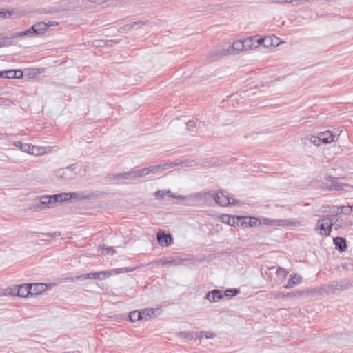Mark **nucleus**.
I'll return each instance as SVG.
<instances>
[{
    "mask_svg": "<svg viewBox=\"0 0 353 353\" xmlns=\"http://www.w3.org/2000/svg\"><path fill=\"white\" fill-rule=\"evenodd\" d=\"M65 201H70L73 199L77 200H93L100 198H105L107 196V193L101 191H94L92 192H63Z\"/></svg>",
    "mask_w": 353,
    "mask_h": 353,
    "instance_id": "obj_1",
    "label": "nucleus"
},
{
    "mask_svg": "<svg viewBox=\"0 0 353 353\" xmlns=\"http://www.w3.org/2000/svg\"><path fill=\"white\" fill-rule=\"evenodd\" d=\"M7 294L17 295L20 297L26 298L29 296H32L31 294V284L24 283L12 288H7L1 290V296H6Z\"/></svg>",
    "mask_w": 353,
    "mask_h": 353,
    "instance_id": "obj_2",
    "label": "nucleus"
},
{
    "mask_svg": "<svg viewBox=\"0 0 353 353\" xmlns=\"http://www.w3.org/2000/svg\"><path fill=\"white\" fill-rule=\"evenodd\" d=\"M213 198L221 206L240 205L242 204V202L239 200L230 197L226 190H219L217 193L213 194Z\"/></svg>",
    "mask_w": 353,
    "mask_h": 353,
    "instance_id": "obj_3",
    "label": "nucleus"
},
{
    "mask_svg": "<svg viewBox=\"0 0 353 353\" xmlns=\"http://www.w3.org/2000/svg\"><path fill=\"white\" fill-rule=\"evenodd\" d=\"M350 187V185L347 183H341L339 178L331 176L324 177L322 182V188L330 191L345 190V188Z\"/></svg>",
    "mask_w": 353,
    "mask_h": 353,
    "instance_id": "obj_4",
    "label": "nucleus"
},
{
    "mask_svg": "<svg viewBox=\"0 0 353 353\" xmlns=\"http://www.w3.org/2000/svg\"><path fill=\"white\" fill-rule=\"evenodd\" d=\"M333 227L334 228V225L330 221V218L327 215H321L316 223L315 230H319V233L322 236H328L330 235Z\"/></svg>",
    "mask_w": 353,
    "mask_h": 353,
    "instance_id": "obj_5",
    "label": "nucleus"
},
{
    "mask_svg": "<svg viewBox=\"0 0 353 353\" xmlns=\"http://www.w3.org/2000/svg\"><path fill=\"white\" fill-rule=\"evenodd\" d=\"M242 50H245L243 40H236L232 43V46L228 48L227 50H225V49L218 50L217 52H215L214 54L211 55V57L216 61L220 57L226 55L227 54H232L234 51L240 52Z\"/></svg>",
    "mask_w": 353,
    "mask_h": 353,
    "instance_id": "obj_6",
    "label": "nucleus"
},
{
    "mask_svg": "<svg viewBox=\"0 0 353 353\" xmlns=\"http://www.w3.org/2000/svg\"><path fill=\"white\" fill-rule=\"evenodd\" d=\"M111 273L108 271H101L99 272H91L85 274H81L70 279L71 281H81L85 279H99L103 280L107 276H110Z\"/></svg>",
    "mask_w": 353,
    "mask_h": 353,
    "instance_id": "obj_7",
    "label": "nucleus"
},
{
    "mask_svg": "<svg viewBox=\"0 0 353 353\" xmlns=\"http://www.w3.org/2000/svg\"><path fill=\"white\" fill-rule=\"evenodd\" d=\"M110 180H133L136 178H139L138 169H131L128 172L123 173L112 174L109 176Z\"/></svg>",
    "mask_w": 353,
    "mask_h": 353,
    "instance_id": "obj_8",
    "label": "nucleus"
},
{
    "mask_svg": "<svg viewBox=\"0 0 353 353\" xmlns=\"http://www.w3.org/2000/svg\"><path fill=\"white\" fill-rule=\"evenodd\" d=\"M263 225L270 226H294L296 222L290 219H273L270 218H263L261 221Z\"/></svg>",
    "mask_w": 353,
    "mask_h": 353,
    "instance_id": "obj_9",
    "label": "nucleus"
},
{
    "mask_svg": "<svg viewBox=\"0 0 353 353\" xmlns=\"http://www.w3.org/2000/svg\"><path fill=\"white\" fill-rule=\"evenodd\" d=\"M72 165H70L65 168L58 170V177L65 181H70L75 179L77 176V173L72 169Z\"/></svg>",
    "mask_w": 353,
    "mask_h": 353,
    "instance_id": "obj_10",
    "label": "nucleus"
},
{
    "mask_svg": "<svg viewBox=\"0 0 353 353\" xmlns=\"http://www.w3.org/2000/svg\"><path fill=\"white\" fill-rule=\"evenodd\" d=\"M52 207H53V205L50 196L44 195L39 198L38 203H35V204L33 205V209L35 211H39Z\"/></svg>",
    "mask_w": 353,
    "mask_h": 353,
    "instance_id": "obj_11",
    "label": "nucleus"
},
{
    "mask_svg": "<svg viewBox=\"0 0 353 353\" xmlns=\"http://www.w3.org/2000/svg\"><path fill=\"white\" fill-rule=\"evenodd\" d=\"M157 239L161 246L168 247L172 243L173 239L170 233H166L164 230H159L157 233Z\"/></svg>",
    "mask_w": 353,
    "mask_h": 353,
    "instance_id": "obj_12",
    "label": "nucleus"
},
{
    "mask_svg": "<svg viewBox=\"0 0 353 353\" xmlns=\"http://www.w3.org/2000/svg\"><path fill=\"white\" fill-rule=\"evenodd\" d=\"M330 214L327 215L330 218V221L335 226L336 224L339 223L341 219L344 215L340 212L338 205H332L330 209Z\"/></svg>",
    "mask_w": 353,
    "mask_h": 353,
    "instance_id": "obj_13",
    "label": "nucleus"
},
{
    "mask_svg": "<svg viewBox=\"0 0 353 353\" xmlns=\"http://www.w3.org/2000/svg\"><path fill=\"white\" fill-rule=\"evenodd\" d=\"M224 295L223 292L219 289L212 290L210 292H208L205 295V299L208 300L210 303H215L218 300L223 299Z\"/></svg>",
    "mask_w": 353,
    "mask_h": 353,
    "instance_id": "obj_14",
    "label": "nucleus"
},
{
    "mask_svg": "<svg viewBox=\"0 0 353 353\" xmlns=\"http://www.w3.org/2000/svg\"><path fill=\"white\" fill-rule=\"evenodd\" d=\"M31 30L35 36H41L48 32V26H46V22L40 21L33 24L31 26Z\"/></svg>",
    "mask_w": 353,
    "mask_h": 353,
    "instance_id": "obj_15",
    "label": "nucleus"
},
{
    "mask_svg": "<svg viewBox=\"0 0 353 353\" xmlns=\"http://www.w3.org/2000/svg\"><path fill=\"white\" fill-rule=\"evenodd\" d=\"M353 225V221L350 216H344L342 219L335 225V230L350 228Z\"/></svg>",
    "mask_w": 353,
    "mask_h": 353,
    "instance_id": "obj_16",
    "label": "nucleus"
},
{
    "mask_svg": "<svg viewBox=\"0 0 353 353\" xmlns=\"http://www.w3.org/2000/svg\"><path fill=\"white\" fill-rule=\"evenodd\" d=\"M335 248L341 252L347 250V241L344 237L336 236L333 239Z\"/></svg>",
    "mask_w": 353,
    "mask_h": 353,
    "instance_id": "obj_17",
    "label": "nucleus"
},
{
    "mask_svg": "<svg viewBox=\"0 0 353 353\" xmlns=\"http://www.w3.org/2000/svg\"><path fill=\"white\" fill-rule=\"evenodd\" d=\"M159 170H161V164L150 165L148 168H143L142 169H138L139 177H142L148 174L149 173H156Z\"/></svg>",
    "mask_w": 353,
    "mask_h": 353,
    "instance_id": "obj_18",
    "label": "nucleus"
},
{
    "mask_svg": "<svg viewBox=\"0 0 353 353\" xmlns=\"http://www.w3.org/2000/svg\"><path fill=\"white\" fill-rule=\"evenodd\" d=\"M157 310H159V308L154 309V308H145L143 310H141L140 312L141 313L142 316V320L147 321L150 320L152 318H154L156 316V312Z\"/></svg>",
    "mask_w": 353,
    "mask_h": 353,
    "instance_id": "obj_19",
    "label": "nucleus"
},
{
    "mask_svg": "<svg viewBox=\"0 0 353 353\" xmlns=\"http://www.w3.org/2000/svg\"><path fill=\"white\" fill-rule=\"evenodd\" d=\"M14 145L18 148L21 151L29 154H34V146L29 143H23L21 141L14 142Z\"/></svg>",
    "mask_w": 353,
    "mask_h": 353,
    "instance_id": "obj_20",
    "label": "nucleus"
},
{
    "mask_svg": "<svg viewBox=\"0 0 353 353\" xmlns=\"http://www.w3.org/2000/svg\"><path fill=\"white\" fill-rule=\"evenodd\" d=\"M236 216L237 215L222 214L219 219L223 223L228 224L230 226L236 227L237 226V223H235Z\"/></svg>",
    "mask_w": 353,
    "mask_h": 353,
    "instance_id": "obj_21",
    "label": "nucleus"
},
{
    "mask_svg": "<svg viewBox=\"0 0 353 353\" xmlns=\"http://www.w3.org/2000/svg\"><path fill=\"white\" fill-rule=\"evenodd\" d=\"M30 284L32 296L41 294L46 289V285L45 283H34Z\"/></svg>",
    "mask_w": 353,
    "mask_h": 353,
    "instance_id": "obj_22",
    "label": "nucleus"
},
{
    "mask_svg": "<svg viewBox=\"0 0 353 353\" xmlns=\"http://www.w3.org/2000/svg\"><path fill=\"white\" fill-rule=\"evenodd\" d=\"M319 135L322 143L327 144L334 141L335 135L329 130L320 132Z\"/></svg>",
    "mask_w": 353,
    "mask_h": 353,
    "instance_id": "obj_23",
    "label": "nucleus"
},
{
    "mask_svg": "<svg viewBox=\"0 0 353 353\" xmlns=\"http://www.w3.org/2000/svg\"><path fill=\"white\" fill-rule=\"evenodd\" d=\"M302 280V278L301 276H299L298 274H295L292 276L287 282L285 285H284L285 288H290L294 287V285H297L298 283H301Z\"/></svg>",
    "mask_w": 353,
    "mask_h": 353,
    "instance_id": "obj_24",
    "label": "nucleus"
},
{
    "mask_svg": "<svg viewBox=\"0 0 353 353\" xmlns=\"http://www.w3.org/2000/svg\"><path fill=\"white\" fill-rule=\"evenodd\" d=\"M303 294V292H301V291H296V292H279V293L276 294L275 297L276 299H281V298H283V297L292 298V297L301 296Z\"/></svg>",
    "mask_w": 353,
    "mask_h": 353,
    "instance_id": "obj_25",
    "label": "nucleus"
},
{
    "mask_svg": "<svg viewBox=\"0 0 353 353\" xmlns=\"http://www.w3.org/2000/svg\"><path fill=\"white\" fill-rule=\"evenodd\" d=\"M128 320L131 322H137L142 320V316L140 310H134L129 312Z\"/></svg>",
    "mask_w": 353,
    "mask_h": 353,
    "instance_id": "obj_26",
    "label": "nucleus"
},
{
    "mask_svg": "<svg viewBox=\"0 0 353 353\" xmlns=\"http://www.w3.org/2000/svg\"><path fill=\"white\" fill-rule=\"evenodd\" d=\"M34 36H35L34 33L31 30V27L24 31L15 32L12 34V38L24 37H32Z\"/></svg>",
    "mask_w": 353,
    "mask_h": 353,
    "instance_id": "obj_27",
    "label": "nucleus"
},
{
    "mask_svg": "<svg viewBox=\"0 0 353 353\" xmlns=\"http://www.w3.org/2000/svg\"><path fill=\"white\" fill-rule=\"evenodd\" d=\"M307 141H309L310 143H313L316 146H319L322 143L319 134L318 136H310V137H305V144H307Z\"/></svg>",
    "mask_w": 353,
    "mask_h": 353,
    "instance_id": "obj_28",
    "label": "nucleus"
},
{
    "mask_svg": "<svg viewBox=\"0 0 353 353\" xmlns=\"http://www.w3.org/2000/svg\"><path fill=\"white\" fill-rule=\"evenodd\" d=\"M262 225L261 221L255 216H248L247 226L256 227Z\"/></svg>",
    "mask_w": 353,
    "mask_h": 353,
    "instance_id": "obj_29",
    "label": "nucleus"
},
{
    "mask_svg": "<svg viewBox=\"0 0 353 353\" xmlns=\"http://www.w3.org/2000/svg\"><path fill=\"white\" fill-rule=\"evenodd\" d=\"M52 205L57 203H61L65 201L64 193L56 194L50 196Z\"/></svg>",
    "mask_w": 353,
    "mask_h": 353,
    "instance_id": "obj_30",
    "label": "nucleus"
},
{
    "mask_svg": "<svg viewBox=\"0 0 353 353\" xmlns=\"http://www.w3.org/2000/svg\"><path fill=\"white\" fill-rule=\"evenodd\" d=\"M15 14H18V13L17 12V10L14 9L7 10L1 9V19L11 18Z\"/></svg>",
    "mask_w": 353,
    "mask_h": 353,
    "instance_id": "obj_31",
    "label": "nucleus"
},
{
    "mask_svg": "<svg viewBox=\"0 0 353 353\" xmlns=\"http://www.w3.org/2000/svg\"><path fill=\"white\" fill-rule=\"evenodd\" d=\"M239 292L240 291L237 288H228L224 292L223 295L227 297H233L238 295Z\"/></svg>",
    "mask_w": 353,
    "mask_h": 353,
    "instance_id": "obj_32",
    "label": "nucleus"
},
{
    "mask_svg": "<svg viewBox=\"0 0 353 353\" xmlns=\"http://www.w3.org/2000/svg\"><path fill=\"white\" fill-rule=\"evenodd\" d=\"M14 38L12 37V34L10 37H2L1 36V48L5 46H10L13 45L12 40Z\"/></svg>",
    "mask_w": 353,
    "mask_h": 353,
    "instance_id": "obj_33",
    "label": "nucleus"
},
{
    "mask_svg": "<svg viewBox=\"0 0 353 353\" xmlns=\"http://www.w3.org/2000/svg\"><path fill=\"white\" fill-rule=\"evenodd\" d=\"M236 219V220L235 223H237V226L238 225H241V226H246L247 227V223H248V216H239V215H237Z\"/></svg>",
    "mask_w": 353,
    "mask_h": 353,
    "instance_id": "obj_34",
    "label": "nucleus"
},
{
    "mask_svg": "<svg viewBox=\"0 0 353 353\" xmlns=\"http://www.w3.org/2000/svg\"><path fill=\"white\" fill-rule=\"evenodd\" d=\"M340 212L342 213L344 216H350V213L352 211V207L349 205H341L339 206Z\"/></svg>",
    "mask_w": 353,
    "mask_h": 353,
    "instance_id": "obj_35",
    "label": "nucleus"
},
{
    "mask_svg": "<svg viewBox=\"0 0 353 353\" xmlns=\"http://www.w3.org/2000/svg\"><path fill=\"white\" fill-rule=\"evenodd\" d=\"M1 79H14V70L1 71Z\"/></svg>",
    "mask_w": 353,
    "mask_h": 353,
    "instance_id": "obj_36",
    "label": "nucleus"
},
{
    "mask_svg": "<svg viewBox=\"0 0 353 353\" xmlns=\"http://www.w3.org/2000/svg\"><path fill=\"white\" fill-rule=\"evenodd\" d=\"M244 44L245 50H252V39L251 37H249L243 40Z\"/></svg>",
    "mask_w": 353,
    "mask_h": 353,
    "instance_id": "obj_37",
    "label": "nucleus"
},
{
    "mask_svg": "<svg viewBox=\"0 0 353 353\" xmlns=\"http://www.w3.org/2000/svg\"><path fill=\"white\" fill-rule=\"evenodd\" d=\"M136 270V268H131V267H125L121 268H117L114 270H112V271L115 272L116 274H120L123 272H131Z\"/></svg>",
    "mask_w": 353,
    "mask_h": 353,
    "instance_id": "obj_38",
    "label": "nucleus"
},
{
    "mask_svg": "<svg viewBox=\"0 0 353 353\" xmlns=\"http://www.w3.org/2000/svg\"><path fill=\"white\" fill-rule=\"evenodd\" d=\"M197 123H198L197 120L188 121V122L185 123L186 129L189 131H193L194 128H196Z\"/></svg>",
    "mask_w": 353,
    "mask_h": 353,
    "instance_id": "obj_39",
    "label": "nucleus"
},
{
    "mask_svg": "<svg viewBox=\"0 0 353 353\" xmlns=\"http://www.w3.org/2000/svg\"><path fill=\"white\" fill-rule=\"evenodd\" d=\"M148 23V21H135L132 24H127L125 26H124L123 28L125 30H130L132 28H133L134 26H137V25H145Z\"/></svg>",
    "mask_w": 353,
    "mask_h": 353,
    "instance_id": "obj_40",
    "label": "nucleus"
},
{
    "mask_svg": "<svg viewBox=\"0 0 353 353\" xmlns=\"http://www.w3.org/2000/svg\"><path fill=\"white\" fill-rule=\"evenodd\" d=\"M114 41H107L106 43L104 41H94V46L97 47H103L104 46H111Z\"/></svg>",
    "mask_w": 353,
    "mask_h": 353,
    "instance_id": "obj_41",
    "label": "nucleus"
},
{
    "mask_svg": "<svg viewBox=\"0 0 353 353\" xmlns=\"http://www.w3.org/2000/svg\"><path fill=\"white\" fill-rule=\"evenodd\" d=\"M181 163H176L174 161L167 162L164 164H161V170H167L170 168H173L176 165H179Z\"/></svg>",
    "mask_w": 353,
    "mask_h": 353,
    "instance_id": "obj_42",
    "label": "nucleus"
},
{
    "mask_svg": "<svg viewBox=\"0 0 353 353\" xmlns=\"http://www.w3.org/2000/svg\"><path fill=\"white\" fill-rule=\"evenodd\" d=\"M337 282H332V283H329L327 286H326V288H325V291L326 292H334L336 290H337Z\"/></svg>",
    "mask_w": 353,
    "mask_h": 353,
    "instance_id": "obj_43",
    "label": "nucleus"
},
{
    "mask_svg": "<svg viewBox=\"0 0 353 353\" xmlns=\"http://www.w3.org/2000/svg\"><path fill=\"white\" fill-rule=\"evenodd\" d=\"M269 46H275V45L273 44L272 39L270 37H265L263 46L264 47H268Z\"/></svg>",
    "mask_w": 353,
    "mask_h": 353,
    "instance_id": "obj_44",
    "label": "nucleus"
},
{
    "mask_svg": "<svg viewBox=\"0 0 353 353\" xmlns=\"http://www.w3.org/2000/svg\"><path fill=\"white\" fill-rule=\"evenodd\" d=\"M14 79H21L23 76V72L21 70H14Z\"/></svg>",
    "mask_w": 353,
    "mask_h": 353,
    "instance_id": "obj_45",
    "label": "nucleus"
},
{
    "mask_svg": "<svg viewBox=\"0 0 353 353\" xmlns=\"http://www.w3.org/2000/svg\"><path fill=\"white\" fill-rule=\"evenodd\" d=\"M165 195H166V193L163 190H159L155 192V196L158 199H163Z\"/></svg>",
    "mask_w": 353,
    "mask_h": 353,
    "instance_id": "obj_46",
    "label": "nucleus"
},
{
    "mask_svg": "<svg viewBox=\"0 0 353 353\" xmlns=\"http://www.w3.org/2000/svg\"><path fill=\"white\" fill-rule=\"evenodd\" d=\"M349 283H337V290H343L349 287Z\"/></svg>",
    "mask_w": 353,
    "mask_h": 353,
    "instance_id": "obj_47",
    "label": "nucleus"
},
{
    "mask_svg": "<svg viewBox=\"0 0 353 353\" xmlns=\"http://www.w3.org/2000/svg\"><path fill=\"white\" fill-rule=\"evenodd\" d=\"M349 283H337V290H343L349 287Z\"/></svg>",
    "mask_w": 353,
    "mask_h": 353,
    "instance_id": "obj_48",
    "label": "nucleus"
},
{
    "mask_svg": "<svg viewBox=\"0 0 353 353\" xmlns=\"http://www.w3.org/2000/svg\"><path fill=\"white\" fill-rule=\"evenodd\" d=\"M159 263H160L161 265L174 264V259H172V260L161 259L159 261Z\"/></svg>",
    "mask_w": 353,
    "mask_h": 353,
    "instance_id": "obj_49",
    "label": "nucleus"
},
{
    "mask_svg": "<svg viewBox=\"0 0 353 353\" xmlns=\"http://www.w3.org/2000/svg\"><path fill=\"white\" fill-rule=\"evenodd\" d=\"M44 235L48 237L55 238L57 236H60V233L57 232H54L46 233V234H44Z\"/></svg>",
    "mask_w": 353,
    "mask_h": 353,
    "instance_id": "obj_50",
    "label": "nucleus"
},
{
    "mask_svg": "<svg viewBox=\"0 0 353 353\" xmlns=\"http://www.w3.org/2000/svg\"><path fill=\"white\" fill-rule=\"evenodd\" d=\"M264 40H265V37H260V38H256V46L257 47L259 48L260 46L264 44Z\"/></svg>",
    "mask_w": 353,
    "mask_h": 353,
    "instance_id": "obj_51",
    "label": "nucleus"
},
{
    "mask_svg": "<svg viewBox=\"0 0 353 353\" xmlns=\"http://www.w3.org/2000/svg\"><path fill=\"white\" fill-rule=\"evenodd\" d=\"M46 26H48V30L50 27L58 26L59 23L56 21H50L48 23H46Z\"/></svg>",
    "mask_w": 353,
    "mask_h": 353,
    "instance_id": "obj_52",
    "label": "nucleus"
},
{
    "mask_svg": "<svg viewBox=\"0 0 353 353\" xmlns=\"http://www.w3.org/2000/svg\"><path fill=\"white\" fill-rule=\"evenodd\" d=\"M105 250L108 254L113 255L115 252V250L112 247H107L105 248Z\"/></svg>",
    "mask_w": 353,
    "mask_h": 353,
    "instance_id": "obj_53",
    "label": "nucleus"
},
{
    "mask_svg": "<svg viewBox=\"0 0 353 353\" xmlns=\"http://www.w3.org/2000/svg\"><path fill=\"white\" fill-rule=\"evenodd\" d=\"M12 102L8 99L1 97V105H9Z\"/></svg>",
    "mask_w": 353,
    "mask_h": 353,
    "instance_id": "obj_54",
    "label": "nucleus"
},
{
    "mask_svg": "<svg viewBox=\"0 0 353 353\" xmlns=\"http://www.w3.org/2000/svg\"><path fill=\"white\" fill-rule=\"evenodd\" d=\"M251 38L252 39V50H253V49L258 48L256 46V36H252V37H251Z\"/></svg>",
    "mask_w": 353,
    "mask_h": 353,
    "instance_id": "obj_55",
    "label": "nucleus"
},
{
    "mask_svg": "<svg viewBox=\"0 0 353 353\" xmlns=\"http://www.w3.org/2000/svg\"><path fill=\"white\" fill-rule=\"evenodd\" d=\"M90 2L96 3L97 4H101L104 2L108 1V0H89Z\"/></svg>",
    "mask_w": 353,
    "mask_h": 353,
    "instance_id": "obj_56",
    "label": "nucleus"
},
{
    "mask_svg": "<svg viewBox=\"0 0 353 353\" xmlns=\"http://www.w3.org/2000/svg\"><path fill=\"white\" fill-rule=\"evenodd\" d=\"M210 166H214L216 165V161L214 159H212L210 161H208V163H209Z\"/></svg>",
    "mask_w": 353,
    "mask_h": 353,
    "instance_id": "obj_57",
    "label": "nucleus"
},
{
    "mask_svg": "<svg viewBox=\"0 0 353 353\" xmlns=\"http://www.w3.org/2000/svg\"><path fill=\"white\" fill-rule=\"evenodd\" d=\"M166 193V195L168 194L170 197H176L175 195L172 194V192L170 190L165 191Z\"/></svg>",
    "mask_w": 353,
    "mask_h": 353,
    "instance_id": "obj_58",
    "label": "nucleus"
},
{
    "mask_svg": "<svg viewBox=\"0 0 353 353\" xmlns=\"http://www.w3.org/2000/svg\"><path fill=\"white\" fill-rule=\"evenodd\" d=\"M176 199H179V200H183L185 199V196H182V195H179V196H176Z\"/></svg>",
    "mask_w": 353,
    "mask_h": 353,
    "instance_id": "obj_59",
    "label": "nucleus"
},
{
    "mask_svg": "<svg viewBox=\"0 0 353 353\" xmlns=\"http://www.w3.org/2000/svg\"><path fill=\"white\" fill-rule=\"evenodd\" d=\"M205 337L206 339L212 338V335L208 336L207 334H205Z\"/></svg>",
    "mask_w": 353,
    "mask_h": 353,
    "instance_id": "obj_60",
    "label": "nucleus"
}]
</instances>
